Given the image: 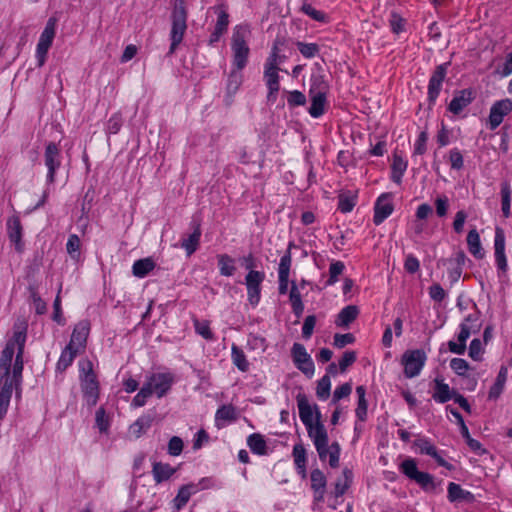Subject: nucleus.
<instances>
[{"instance_id":"1","label":"nucleus","mask_w":512,"mask_h":512,"mask_svg":"<svg viewBox=\"0 0 512 512\" xmlns=\"http://www.w3.org/2000/svg\"><path fill=\"white\" fill-rule=\"evenodd\" d=\"M296 401L299 417L307 429L308 436L313 441L320 461L325 462L327 457H329L330 467L338 468L341 447L337 441L329 445L328 433L325 426L320 421L321 413L318 406L315 404L314 407H312L304 393H299L296 396Z\"/></svg>"},{"instance_id":"2","label":"nucleus","mask_w":512,"mask_h":512,"mask_svg":"<svg viewBox=\"0 0 512 512\" xmlns=\"http://www.w3.org/2000/svg\"><path fill=\"white\" fill-rule=\"evenodd\" d=\"M26 330L14 331L0 355V391L7 390L11 400L13 388L22 382Z\"/></svg>"},{"instance_id":"3","label":"nucleus","mask_w":512,"mask_h":512,"mask_svg":"<svg viewBox=\"0 0 512 512\" xmlns=\"http://www.w3.org/2000/svg\"><path fill=\"white\" fill-rule=\"evenodd\" d=\"M188 10L186 0H175L171 12L170 47L167 56L175 53L187 31Z\"/></svg>"},{"instance_id":"4","label":"nucleus","mask_w":512,"mask_h":512,"mask_svg":"<svg viewBox=\"0 0 512 512\" xmlns=\"http://www.w3.org/2000/svg\"><path fill=\"white\" fill-rule=\"evenodd\" d=\"M251 36L249 24H238L233 28L231 37L232 63L237 69H244L249 60L248 39Z\"/></svg>"},{"instance_id":"5","label":"nucleus","mask_w":512,"mask_h":512,"mask_svg":"<svg viewBox=\"0 0 512 512\" xmlns=\"http://www.w3.org/2000/svg\"><path fill=\"white\" fill-rule=\"evenodd\" d=\"M79 380L86 405L89 408L96 406L100 396V383L92 361L86 359L79 362Z\"/></svg>"},{"instance_id":"6","label":"nucleus","mask_w":512,"mask_h":512,"mask_svg":"<svg viewBox=\"0 0 512 512\" xmlns=\"http://www.w3.org/2000/svg\"><path fill=\"white\" fill-rule=\"evenodd\" d=\"M399 470L408 479L416 482L425 492L435 491L437 484L434 476L428 472L419 471L414 458H406L403 460L399 465Z\"/></svg>"},{"instance_id":"7","label":"nucleus","mask_w":512,"mask_h":512,"mask_svg":"<svg viewBox=\"0 0 512 512\" xmlns=\"http://www.w3.org/2000/svg\"><path fill=\"white\" fill-rule=\"evenodd\" d=\"M450 65V61L437 65L429 78L427 87V101L429 110H432L436 104Z\"/></svg>"},{"instance_id":"8","label":"nucleus","mask_w":512,"mask_h":512,"mask_svg":"<svg viewBox=\"0 0 512 512\" xmlns=\"http://www.w3.org/2000/svg\"><path fill=\"white\" fill-rule=\"evenodd\" d=\"M57 22L58 19L56 17H50L40 35L36 46V58L39 67H42L46 62L48 51L51 48L56 35Z\"/></svg>"},{"instance_id":"9","label":"nucleus","mask_w":512,"mask_h":512,"mask_svg":"<svg viewBox=\"0 0 512 512\" xmlns=\"http://www.w3.org/2000/svg\"><path fill=\"white\" fill-rule=\"evenodd\" d=\"M427 356L424 350H407L402 355L401 363L404 366V375L407 378L418 376L424 367Z\"/></svg>"},{"instance_id":"10","label":"nucleus","mask_w":512,"mask_h":512,"mask_svg":"<svg viewBox=\"0 0 512 512\" xmlns=\"http://www.w3.org/2000/svg\"><path fill=\"white\" fill-rule=\"evenodd\" d=\"M44 163L48 169L47 182L53 184L55 182L56 172L62 163L61 149L58 143L51 141L46 144Z\"/></svg>"},{"instance_id":"11","label":"nucleus","mask_w":512,"mask_h":512,"mask_svg":"<svg viewBox=\"0 0 512 512\" xmlns=\"http://www.w3.org/2000/svg\"><path fill=\"white\" fill-rule=\"evenodd\" d=\"M175 382V376L170 372L152 373L144 383L158 398L164 397Z\"/></svg>"},{"instance_id":"12","label":"nucleus","mask_w":512,"mask_h":512,"mask_svg":"<svg viewBox=\"0 0 512 512\" xmlns=\"http://www.w3.org/2000/svg\"><path fill=\"white\" fill-rule=\"evenodd\" d=\"M265 280L264 271L248 272L245 276L247 300L252 307H256L261 299L262 283Z\"/></svg>"},{"instance_id":"13","label":"nucleus","mask_w":512,"mask_h":512,"mask_svg":"<svg viewBox=\"0 0 512 512\" xmlns=\"http://www.w3.org/2000/svg\"><path fill=\"white\" fill-rule=\"evenodd\" d=\"M506 236L503 228L497 226L494 236V257L498 270V276L506 275L508 271L507 257L505 254Z\"/></svg>"},{"instance_id":"14","label":"nucleus","mask_w":512,"mask_h":512,"mask_svg":"<svg viewBox=\"0 0 512 512\" xmlns=\"http://www.w3.org/2000/svg\"><path fill=\"white\" fill-rule=\"evenodd\" d=\"M291 356L294 365L308 378H311L315 371L314 362L301 343H294L291 349Z\"/></svg>"},{"instance_id":"15","label":"nucleus","mask_w":512,"mask_h":512,"mask_svg":"<svg viewBox=\"0 0 512 512\" xmlns=\"http://www.w3.org/2000/svg\"><path fill=\"white\" fill-rule=\"evenodd\" d=\"M7 236L10 243L14 246L17 253H23L25 243L23 241V226L20 217L16 214L7 219L6 222Z\"/></svg>"},{"instance_id":"16","label":"nucleus","mask_w":512,"mask_h":512,"mask_svg":"<svg viewBox=\"0 0 512 512\" xmlns=\"http://www.w3.org/2000/svg\"><path fill=\"white\" fill-rule=\"evenodd\" d=\"M512 111V100L509 98L495 101L491 108L488 117V127L490 130H495L503 122L504 118Z\"/></svg>"},{"instance_id":"17","label":"nucleus","mask_w":512,"mask_h":512,"mask_svg":"<svg viewBox=\"0 0 512 512\" xmlns=\"http://www.w3.org/2000/svg\"><path fill=\"white\" fill-rule=\"evenodd\" d=\"M280 68L278 66H272V64H264V81L268 90L267 101L275 103L278 92L280 90Z\"/></svg>"},{"instance_id":"18","label":"nucleus","mask_w":512,"mask_h":512,"mask_svg":"<svg viewBox=\"0 0 512 512\" xmlns=\"http://www.w3.org/2000/svg\"><path fill=\"white\" fill-rule=\"evenodd\" d=\"M476 98V92L472 88H465L454 92V96L448 104V111L459 115Z\"/></svg>"},{"instance_id":"19","label":"nucleus","mask_w":512,"mask_h":512,"mask_svg":"<svg viewBox=\"0 0 512 512\" xmlns=\"http://www.w3.org/2000/svg\"><path fill=\"white\" fill-rule=\"evenodd\" d=\"M394 211L392 203V194H381L374 205L373 223L378 226L382 224Z\"/></svg>"},{"instance_id":"20","label":"nucleus","mask_w":512,"mask_h":512,"mask_svg":"<svg viewBox=\"0 0 512 512\" xmlns=\"http://www.w3.org/2000/svg\"><path fill=\"white\" fill-rule=\"evenodd\" d=\"M90 332V322L88 320L79 321L71 334V338L67 346L76 348L80 353L83 352L87 345V339Z\"/></svg>"},{"instance_id":"21","label":"nucleus","mask_w":512,"mask_h":512,"mask_svg":"<svg viewBox=\"0 0 512 512\" xmlns=\"http://www.w3.org/2000/svg\"><path fill=\"white\" fill-rule=\"evenodd\" d=\"M190 226L193 232L187 236H183L181 239V247L185 250L187 256H191L197 251L202 235L200 220L193 219L190 222Z\"/></svg>"},{"instance_id":"22","label":"nucleus","mask_w":512,"mask_h":512,"mask_svg":"<svg viewBox=\"0 0 512 512\" xmlns=\"http://www.w3.org/2000/svg\"><path fill=\"white\" fill-rule=\"evenodd\" d=\"M311 489L314 493V501H324L326 493L327 478L319 468L312 469L310 473Z\"/></svg>"},{"instance_id":"23","label":"nucleus","mask_w":512,"mask_h":512,"mask_svg":"<svg viewBox=\"0 0 512 512\" xmlns=\"http://www.w3.org/2000/svg\"><path fill=\"white\" fill-rule=\"evenodd\" d=\"M198 493V487L195 486V483H188L182 485L175 498L172 500L173 510L175 512H179L183 509L186 504L189 502L192 495Z\"/></svg>"},{"instance_id":"24","label":"nucleus","mask_w":512,"mask_h":512,"mask_svg":"<svg viewBox=\"0 0 512 512\" xmlns=\"http://www.w3.org/2000/svg\"><path fill=\"white\" fill-rule=\"evenodd\" d=\"M290 268H291V258L290 255L282 256L280 259L279 267H278V291L279 294L284 295L288 291L289 286V276H290Z\"/></svg>"},{"instance_id":"25","label":"nucleus","mask_w":512,"mask_h":512,"mask_svg":"<svg viewBox=\"0 0 512 512\" xmlns=\"http://www.w3.org/2000/svg\"><path fill=\"white\" fill-rule=\"evenodd\" d=\"M471 333H473L472 329L469 327L467 323L460 324V332L457 336L458 342L449 341L448 349L450 352L463 355L466 351V341L470 337Z\"/></svg>"},{"instance_id":"26","label":"nucleus","mask_w":512,"mask_h":512,"mask_svg":"<svg viewBox=\"0 0 512 512\" xmlns=\"http://www.w3.org/2000/svg\"><path fill=\"white\" fill-rule=\"evenodd\" d=\"M176 467H172L168 463L155 461L152 464V475L156 484L168 481L176 472Z\"/></svg>"},{"instance_id":"27","label":"nucleus","mask_w":512,"mask_h":512,"mask_svg":"<svg viewBox=\"0 0 512 512\" xmlns=\"http://www.w3.org/2000/svg\"><path fill=\"white\" fill-rule=\"evenodd\" d=\"M448 495L447 498L450 502H472L474 500V494L468 490H464L461 485L450 482L447 487Z\"/></svg>"},{"instance_id":"28","label":"nucleus","mask_w":512,"mask_h":512,"mask_svg":"<svg viewBox=\"0 0 512 512\" xmlns=\"http://www.w3.org/2000/svg\"><path fill=\"white\" fill-rule=\"evenodd\" d=\"M360 314V310L356 305H348L345 306L338 313L337 318L335 320V324L338 327L348 328L351 323H353Z\"/></svg>"},{"instance_id":"29","label":"nucleus","mask_w":512,"mask_h":512,"mask_svg":"<svg viewBox=\"0 0 512 512\" xmlns=\"http://www.w3.org/2000/svg\"><path fill=\"white\" fill-rule=\"evenodd\" d=\"M466 241H467V246H468L469 252L476 259H483L485 256V251L482 247L479 233L477 232V230L475 228L471 229L468 232Z\"/></svg>"},{"instance_id":"30","label":"nucleus","mask_w":512,"mask_h":512,"mask_svg":"<svg viewBox=\"0 0 512 512\" xmlns=\"http://www.w3.org/2000/svg\"><path fill=\"white\" fill-rule=\"evenodd\" d=\"M434 382L433 399L438 403H446L451 400L456 391L451 390L449 385L444 383L442 379L436 378Z\"/></svg>"},{"instance_id":"31","label":"nucleus","mask_w":512,"mask_h":512,"mask_svg":"<svg viewBox=\"0 0 512 512\" xmlns=\"http://www.w3.org/2000/svg\"><path fill=\"white\" fill-rule=\"evenodd\" d=\"M408 162L402 158L401 155L394 152L393 161L391 164V180L400 185L402 183V177L407 170Z\"/></svg>"},{"instance_id":"32","label":"nucleus","mask_w":512,"mask_h":512,"mask_svg":"<svg viewBox=\"0 0 512 512\" xmlns=\"http://www.w3.org/2000/svg\"><path fill=\"white\" fill-rule=\"evenodd\" d=\"M79 353L80 352L76 348H71V346L66 345L56 364V371L60 373L65 372L67 368L72 365L74 359Z\"/></svg>"},{"instance_id":"33","label":"nucleus","mask_w":512,"mask_h":512,"mask_svg":"<svg viewBox=\"0 0 512 512\" xmlns=\"http://www.w3.org/2000/svg\"><path fill=\"white\" fill-rule=\"evenodd\" d=\"M508 368L505 365H502L499 369L498 375L494 384L490 387L488 398L496 400L499 398L501 393L503 392L505 383L507 381Z\"/></svg>"},{"instance_id":"34","label":"nucleus","mask_w":512,"mask_h":512,"mask_svg":"<svg viewBox=\"0 0 512 512\" xmlns=\"http://www.w3.org/2000/svg\"><path fill=\"white\" fill-rule=\"evenodd\" d=\"M242 70L243 69H237L233 66V69L230 71L228 75L226 83V93L229 97H233L243 83Z\"/></svg>"},{"instance_id":"35","label":"nucleus","mask_w":512,"mask_h":512,"mask_svg":"<svg viewBox=\"0 0 512 512\" xmlns=\"http://www.w3.org/2000/svg\"><path fill=\"white\" fill-rule=\"evenodd\" d=\"M153 421L154 417L152 415H142L130 425L129 431L135 438H139L152 426Z\"/></svg>"},{"instance_id":"36","label":"nucleus","mask_w":512,"mask_h":512,"mask_svg":"<svg viewBox=\"0 0 512 512\" xmlns=\"http://www.w3.org/2000/svg\"><path fill=\"white\" fill-rule=\"evenodd\" d=\"M156 267L151 257L136 260L132 266V273L135 277L144 278Z\"/></svg>"},{"instance_id":"37","label":"nucleus","mask_w":512,"mask_h":512,"mask_svg":"<svg viewBox=\"0 0 512 512\" xmlns=\"http://www.w3.org/2000/svg\"><path fill=\"white\" fill-rule=\"evenodd\" d=\"M289 301H290L292 312L294 313V315L297 318L301 317L304 312L305 307H304V303L302 301L300 291H299L295 281L291 282Z\"/></svg>"},{"instance_id":"38","label":"nucleus","mask_w":512,"mask_h":512,"mask_svg":"<svg viewBox=\"0 0 512 512\" xmlns=\"http://www.w3.org/2000/svg\"><path fill=\"white\" fill-rule=\"evenodd\" d=\"M247 445L250 450L257 455H266L267 454V443L264 439V436L259 433H253L247 438Z\"/></svg>"},{"instance_id":"39","label":"nucleus","mask_w":512,"mask_h":512,"mask_svg":"<svg viewBox=\"0 0 512 512\" xmlns=\"http://www.w3.org/2000/svg\"><path fill=\"white\" fill-rule=\"evenodd\" d=\"M210 9H212L217 15V21L214 27L227 32L230 23L227 4L221 3L211 7Z\"/></svg>"},{"instance_id":"40","label":"nucleus","mask_w":512,"mask_h":512,"mask_svg":"<svg viewBox=\"0 0 512 512\" xmlns=\"http://www.w3.org/2000/svg\"><path fill=\"white\" fill-rule=\"evenodd\" d=\"M218 268L222 276H233L236 271L235 259L228 254L217 255Z\"/></svg>"},{"instance_id":"41","label":"nucleus","mask_w":512,"mask_h":512,"mask_svg":"<svg viewBox=\"0 0 512 512\" xmlns=\"http://www.w3.org/2000/svg\"><path fill=\"white\" fill-rule=\"evenodd\" d=\"M343 478H339L335 483L334 495L335 497L343 496L350 488L353 480V473L350 469L345 468L342 472Z\"/></svg>"},{"instance_id":"42","label":"nucleus","mask_w":512,"mask_h":512,"mask_svg":"<svg viewBox=\"0 0 512 512\" xmlns=\"http://www.w3.org/2000/svg\"><path fill=\"white\" fill-rule=\"evenodd\" d=\"M326 95L323 92H318L312 96L309 114L313 118H318L325 113Z\"/></svg>"},{"instance_id":"43","label":"nucleus","mask_w":512,"mask_h":512,"mask_svg":"<svg viewBox=\"0 0 512 512\" xmlns=\"http://www.w3.org/2000/svg\"><path fill=\"white\" fill-rule=\"evenodd\" d=\"M231 358L233 364L241 371L247 372L249 370V362L246 358L244 351L238 347L236 344H233L231 347Z\"/></svg>"},{"instance_id":"44","label":"nucleus","mask_w":512,"mask_h":512,"mask_svg":"<svg viewBox=\"0 0 512 512\" xmlns=\"http://www.w3.org/2000/svg\"><path fill=\"white\" fill-rule=\"evenodd\" d=\"M28 291L30 294V299L34 305L35 312L38 315H43L47 312V304L46 302L41 298L38 287L35 284H30L28 286Z\"/></svg>"},{"instance_id":"45","label":"nucleus","mask_w":512,"mask_h":512,"mask_svg":"<svg viewBox=\"0 0 512 512\" xmlns=\"http://www.w3.org/2000/svg\"><path fill=\"white\" fill-rule=\"evenodd\" d=\"M501 210L504 218L511 215V187L508 182L501 184Z\"/></svg>"},{"instance_id":"46","label":"nucleus","mask_w":512,"mask_h":512,"mask_svg":"<svg viewBox=\"0 0 512 512\" xmlns=\"http://www.w3.org/2000/svg\"><path fill=\"white\" fill-rule=\"evenodd\" d=\"M81 241L78 235L70 234L66 243L67 253L73 260H79L81 252Z\"/></svg>"},{"instance_id":"47","label":"nucleus","mask_w":512,"mask_h":512,"mask_svg":"<svg viewBox=\"0 0 512 512\" xmlns=\"http://www.w3.org/2000/svg\"><path fill=\"white\" fill-rule=\"evenodd\" d=\"M194 328L197 334L202 336L207 341L215 340L214 333L210 328V322L207 320H194Z\"/></svg>"},{"instance_id":"48","label":"nucleus","mask_w":512,"mask_h":512,"mask_svg":"<svg viewBox=\"0 0 512 512\" xmlns=\"http://www.w3.org/2000/svg\"><path fill=\"white\" fill-rule=\"evenodd\" d=\"M296 47L301 55L307 59L314 58L320 51V47L317 43H305L297 41Z\"/></svg>"},{"instance_id":"49","label":"nucleus","mask_w":512,"mask_h":512,"mask_svg":"<svg viewBox=\"0 0 512 512\" xmlns=\"http://www.w3.org/2000/svg\"><path fill=\"white\" fill-rule=\"evenodd\" d=\"M237 419L236 409L233 405H222L215 414V420L235 421Z\"/></svg>"},{"instance_id":"50","label":"nucleus","mask_w":512,"mask_h":512,"mask_svg":"<svg viewBox=\"0 0 512 512\" xmlns=\"http://www.w3.org/2000/svg\"><path fill=\"white\" fill-rule=\"evenodd\" d=\"M95 423L101 433H107L110 427V418L106 414L103 406L99 407L95 413Z\"/></svg>"},{"instance_id":"51","label":"nucleus","mask_w":512,"mask_h":512,"mask_svg":"<svg viewBox=\"0 0 512 512\" xmlns=\"http://www.w3.org/2000/svg\"><path fill=\"white\" fill-rule=\"evenodd\" d=\"M331 380L328 375H324L318 382L316 387V395L320 400H326L330 396Z\"/></svg>"},{"instance_id":"52","label":"nucleus","mask_w":512,"mask_h":512,"mask_svg":"<svg viewBox=\"0 0 512 512\" xmlns=\"http://www.w3.org/2000/svg\"><path fill=\"white\" fill-rule=\"evenodd\" d=\"M357 197L354 195L340 194L338 196V210L342 213H349L356 205Z\"/></svg>"},{"instance_id":"53","label":"nucleus","mask_w":512,"mask_h":512,"mask_svg":"<svg viewBox=\"0 0 512 512\" xmlns=\"http://www.w3.org/2000/svg\"><path fill=\"white\" fill-rule=\"evenodd\" d=\"M280 44H283V42L280 41L279 39H276L274 41L270 55L268 56L265 64H272V66L279 67V64H281L284 61L285 56L280 55V48H279Z\"/></svg>"},{"instance_id":"54","label":"nucleus","mask_w":512,"mask_h":512,"mask_svg":"<svg viewBox=\"0 0 512 512\" xmlns=\"http://www.w3.org/2000/svg\"><path fill=\"white\" fill-rule=\"evenodd\" d=\"M406 20L396 11L390 14L389 25L394 34H400L405 30Z\"/></svg>"},{"instance_id":"55","label":"nucleus","mask_w":512,"mask_h":512,"mask_svg":"<svg viewBox=\"0 0 512 512\" xmlns=\"http://www.w3.org/2000/svg\"><path fill=\"white\" fill-rule=\"evenodd\" d=\"M474 308V313L467 315L462 323H467L469 327L472 329L473 333H478L482 326V323L480 321L481 312L477 308L476 304H474Z\"/></svg>"},{"instance_id":"56","label":"nucleus","mask_w":512,"mask_h":512,"mask_svg":"<svg viewBox=\"0 0 512 512\" xmlns=\"http://www.w3.org/2000/svg\"><path fill=\"white\" fill-rule=\"evenodd\" d=\"M345 269V265L342 261H335L330 264L329 267V278L327 280V285H333L338 281V276L343 273Z\"/></svg>"},{"instance_id":"57","label":"nucleus","mask_w":512,"mask_h":512,"mask_svg":"<svg viewBox=\"0 0 512 512\" xmlns=\"http://www.w3.org/2000/svg\"><path fill=\"white\" fill-rule=\"evenodd\" d=\"M301 11L308 15L311 19L318 22H326L328 18L323 11L317 10L309 3H304L302 5Z\"/></svg>"},{"instance_id":"58","label":"nucleus","mask_w":512,"mask_h":512,"mask_svg":"<svg viewBox=\"0 0 512 512\" xmlns=\"http://www.w3.org/2000/svg\"><path fill=\"white\" fill-rule=\"evenodd\" d=\"M292 456L294 459L295 466L297 465H307V452L304 445L300 443H296L293 446Z\"/></svg>"},{"instance_id":"59","label":"nucleus","mask_w":512,"mask_h":512,"mask_svg":"<svg viewBox=\"0 0 512 512\" xmlns=\"http://www.w3.org/2000/svg\"><path fill=\"white\" fill-rule=\"evenodd\" d=\"M287 103L290 108L303 106L306 103V96L299 90L289 91Z\"/></svg>"},{"instance_id":"60","label":"nucleus","mask_w":512,"mask_h":512,"mask_svg":"<svg viewBox=\"0 0 512 512\" xmlns=\"http://www.w3.org/2000/svg\"><path fill=\"white\" fill-rule=\"evenodd\" d=\"M449 163L451 169L461 170L464 167V158L458 148H453L449 151Z\"/></svg>"},{"instance_id":"61","label":"nucleus","mask_w":512,"mask_h":512,"mask_svg":"<svg viewBox=\"0 0 512 512\" xmlns=\"http://www.w3.org/2000/svg\"><path fill=\"white\" fill-rule=\"evenodd\" d=\"M450 367L457 375L462 377L466 376V373L470 368L469 363L462 358H453L450 361Z\"/></svg>"},{"instance_id":"62","label":"nucleus","mask_w":512,"mask_h":512,"mask_svg":"<svg viewBox=\"0 0 512 512\" xmlns=\"http://www.w3.org/2000/svg\"><path fill=\"white\" fill-rule=\"evenodd\" d=\"M484 353V349L482 347V342L478 338H474L469 345V356L474 361H481L482 355Z\"/></svg>"},{"instance_id":"63","label":"nucleus","mask_w":512,"mask_h":512,"mask_svg":"<svg viewBox=\"0 0 512 512\" xmlns=\"http://www.w3.org/2000/svg\"><path fill=\"white\" fill-rule=\"evenodd\" d=\"M152 396V391L145 384L139 390V392L135 395L132 400V406L134 407H142L146 404L147 398Z\"/></svg>"},{"instance_id":"64","label":"nucleus","mask_w":512,"mask_h":512,"mask_svg":"<svg viewBox=\"0 0 512 512\" xmlns=\"http://www.w3.org/2000/svg\"><path fill=\"white\" fill-rule=\"evenodd\" d=\"M123 125V118L120 113L113 114L107 121V132L117 134Z\"/></svg>"}]
</instances>
